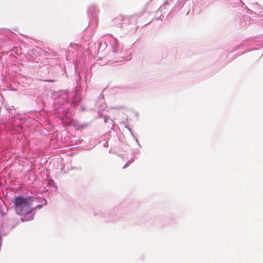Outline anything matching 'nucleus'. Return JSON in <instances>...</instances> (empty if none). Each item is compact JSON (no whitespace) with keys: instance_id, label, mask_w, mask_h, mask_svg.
Wrapping results in <instances>:
<instances>
[{"instance_id":"423d86ee","label":"nucleus","mask_w":263,"mask_h":263,"mask_svg":"<svg viewBox=\"0 0 263 263\" xmlns=\"http://www.w3.org/2000/svg\"><path fill=\"white\" fill-rule=\"evenodd\" d=\"M250 14L252 15V21L255 23L263 24V10L262 11H258V12L253 11L250 9Z\"/></svg>"},{"instance_id":"dca6fc26","label":"nucleus","mask_w":263,"mask_h":263,"mask_svg":"<svg viewBox=\"0 0 263 263\" xmlns=\"http://www.w3.org/2000/svg\"><path fill=\"white\" fill-rule=\"evenodd\" d=\"M168 2H164V3L162 4V5L160 8H159V9H158V11H162V8H163L164 6H165V5H168Z\"/></svg>"},{"instance_id":"b1692460","label":"nucleus","mask_w":263,"mask_h":263,"mask_svg":"<svg viewBox=\"0 0 263 263\" xmlns=\"http://www.w3.org/2000/svg\"><path fill=\"white\" fill-rule=\"evenodd\" d=\"M79 80H80L81 79V77L80 74L79 73Z\"/></svg>"},{"instance_id":"f8f14e48","label":"nucleus","mask_w":263,"mask_h":263,"mask_svg":"<svg viewBox=\"0 0 263 263\" xmlns=\"http://www.w3.org/2000/svg\"><path fill=\"white\" fill-rule=\"evenodd\" d=\"M40 202L41 204L37 205L35 207L31 208V210H32V212H34V211L36 209H41L43 205H46L47 204V200L45 198H41L40 199Z\"/></svg>"},{"instance_id":"20e7f679","label":"nucleus","mask_w":263,"mask_h":263,"mask_svg":"<svg viewBox=\"0 0 263 263\" xmlns=\"http://www.w3.org/2000/svg\"><path fill=\"white\" fill-rule=\"evenodd\" d=\"M115 23L117 26L120 25L123 30L127 33L135 32L138 29V26L136 25L133 18L129 20L120 16L115 20Z\"/></svg>"},{"instance_id":"9d476101","label":"nucleus","mask_w":263,"mask_h":263,"mask_svg":"<svg viewBox=\"0 0 263 263\" xmlns=\"http://www.w3.org/2000/svg\"><path fill=\"white\" fill-rule=\"evenodd\" d=\"M46 181L47 186L48 187L49 190L54 191H56L57 187L54 185V182L51 178L48 177Z\"/></svg>"},{"instance_id":"a211bd4d","label":"nucleus","mask_w":263,"mask_h":263,"mask_svg":"<svg viewBox=\"0 0 263 263\" xmlns=\"http://www.w3.org/2000/svg\"><path fill=\"white\" fill-rule=\"evenodd\" d=\"M109 119V118L108 116H105L104 118V122L106 123Z\"/></svg>"},{"instance_id":"bb28decb","label":"nucleus","mask_w":263,"mask_h":263,"mask_svg":"<svg viewBox=\"0 0 263 263\" xmlns=\"http://www.w3.org/2000/svg\"><path fill=\"white\" fill-rule=\"evenodd\" d=\"M9 49H10V50H12V48H9Z\"/></svg>"},{"instance_id":"39448f33","label":"nucleus","mask_w":263,"mask_h":263,"mask_svg":"<svg viewBox=\"0 0 263 263\" xmlns=\"http://www.w3.org/2000/svg\"><path fill=\"white\" fill-rule=\"evenodd\" d=\"M122 212L119 208L114 209L107 215L106 218V222H114L120 219L121 217Z\"/></svg>"},{"instance_id":"cd10ccee","label":"nucleus","mask_w":263,"mask_h":263,"mask_svg":"<svg viewBox=\"0 0 263 263\" xmlns=\"http://www.w3.org/2000/svg\"><path fill=\"white\" fill-rule=\"evenodd\" d=\"M9 49H10V50H12V48H9Z\"/></svg>"},{"instance_id":"4be33fe9","label":"nucleus","mask_w":263,"mask_h":263,"mask_svg":"<svg viewBox=\"0 0 263 263\" xmlns=\"http://www.w3.org/2000/svg\"><path fill=\"white\" fill-rule=\"evenodd\" d=\"M73 45H76L74 44H72V43L70 44V47H73Z\"/></svg>"},{"instance_id":"7ed1b4c3","label":"nucleus","mask_w":263,"mask_h":263,"mask_svg":"<svg viewBox=\"0 0 263 263\" xmlns=\"http://www.w3.org/2000/svg\"><path fill=\"white\" fill-rule=\"evenodd\" d=\"M104 42H100L98 43V50L99 52H102L108 46H109L112 53L116 54L117 58L123 59L126 60H130V55H128V51L124 50L123 47L119 45L118 40L111 34L104 36Z\"/></svg>"},{"instance_id":"f03ea898","label":"nucleus","mask_w":263,"mask_h":263,"mask_svg":"<svg viewBox=\"0 0 263 263\" xmlns=\"http://www.w3.org/2000/svg\"><path fill=\"white\" fill-rule=\"evenodd\" d=\"M35 198L33 196L25 197L23 196H15L14 200V209L17 215L22 216V221H28L34 219V213L31 210L32 202Z\"/></svg>"},{"instance_id":"0eeeda50","label":"nucleus","mask_w":263,"mask_h":263,"mask_svg":"<svg viewBox=\"0 0 263 263\" xmlns=\"http://www.w3.org/2000/svg\"><path fill=\"white\" fill-rule=\"evenodd\" d=\"M89 17V23L88 26L89 27L95 28L97 26L98 23V18L97 14H92L88 15Z\"/></svg>"},{"instance_id":"6e6552de","label":"nucleus","mask_w":263,"mask_h":263,"mask_svg":"<svg viewBox=\"0 0 263 263\" xmlns=\"http://www.w3.org/2000/svg\"><path fill=\"white\" fill-rule=\"evenodd\" d=\"M253 21L252 18H251V16L246 15L241 17L239 23L241 26L245 27L248 24L251 23Z\"/></svg>"},{"instance_id":"aec40b11","label":"nucleus","mask_w":263,"mask_h":263,"mask_svg":"<svg viewBox=\"0 0 263 263\" xmlns=\"http://www.w3.org/2000/svg\"><path fill=\"white\" fill-rule=\"evenodd\" d=\"M114 108H117V109H122L123 108V107L121 106H117V107H114Z\"/></svg>"},{"instance_id":"393cba45","label":"nucleus","mask_w":263,"mask_h":263,"mask_svg":"<svg viewBox=\"0 0 263 263\" xmlns=\"http://www.w3.org/2000/svg\"><path fill=\"white\" fill-rule=\"evenodd\" d=\"M110 121H111V123H112L114 122L112 119H110Z\"/></svg>"},{"instance_id":"1a4fd4ad","label":"nucleus","mask_w":263,"mask_h":263,"mask_svg":"<svg viewBox=\"0 0 263 263\" xmlns=\"http://www.w3.org/2000/svg\"><path fill=\"white\" fill-rule=\"evenodd\" d=\"M7 46H12V41L10 38L7 36L0 38V48Z\"/></svg>"},{"instance_id":"f3484780","label":"nucleus","mask_w":263,"mask_h":263,"mask_svg":"<svg viewBox=\"0 0 263 263\" xmlns=\"http://www.w3.org/2000/svg\"><path fill=\"white\" fill-rule=\"evenodd\" d=\"M128 129L129 130V131L130 132V133H131L132 136L134 138V139H135V140L136 141V142L137 143H138V139L134 136V134L133 133V132L132 130V129L130 128H128Z\"/></svg>"},{"instance_id":"6ab92c4d","label":"nucleus","mask_w":263,"mask_h":263,"mask_svg":"<svg viewBox=\"0 0 263 263\" xmlns=\"http://www.w3.org/2000/svg\"><path fill=\"white\" fill-rule=\"evenodd\" d=\"M106 107V105L105 104H104L103 105L101 106L100 109L103 110Z\"/></svg>"},{"instance_id":"9b49d317","label":"nucleus","mask_w":263,"mask_h":263,"mask_svg":"<svg viewBox=\"0 0 263 263\" xmlns=\"http://www.w3.org/2000/svg\"><path fill=\"white\" fill-rule=\"evenodd\" d=\"M98 12L97 7L95 5H90L88 9V15H91L92 14H97Z\"/></svg>"},{"instance_id":"ddd939ff","label":"nucleus","mask_w":263,"mask_h":263,"mask_svg":"<svg viewBox=\"0 0 263 263\" xmlns=\"http://www.w3.org/2000/svg\"><path fill=\"white\" fill-rule=\"evenodd\" d=\"M2 227L4 229H8L9 230H11L13 228L15 227V225L12 226H11V227H9L7 226V223L6 222V221H4L2 225Z\"/></svg>"},{"instance_id":"412c9836","label":"nucleus","mask_w":263,"mask_h":263,"mask_svg":"<svg viewBox=\"0 0 263 263\" xmlns=\"http://www.w3.org/2000/svg\"><path fill=\"white\" fill-rule=\"evenodd\" d=\"M162 17H164V16H163V15H161V16H160L159 17H158L157 19H158V20H161V19H162V18H161Z\"/></svg>"},{"instance_id":"f257e3e1","label":"nucleus","mask_w":263,"mask_h":263,"mask_svg":"<svg viewBox=\"0 0 263 263\" xmlns=\"http://www.w3.org/2000/svg\"><path fill=\"white\" fill-rule=\"evenodd\" d=\"M53 97L54 98V109L57 113L62 112L65 116L69 109L68 107L66 108L65 105H67V100L71 98L72 100L70 105L73 107L78 105L81 99V95L79 90H75L72 92L70 95L64 90H61L58 92H53Z\"/></svg>"},{"instance_id":"a878e982","label":"nucleus","mask_w":263,"mask_h":263,"mask_svg":"<svg viewBox=\"0 0 263 263\" xmlns=\"http://www.w3.org/2000/svg\"><path fill=\"white\" fill-rule=\"evenodd\" d=\"M9 49H10V50H12V48H9Z\"/></svg>"},{"instance_id":"5701e85b","label":"nucleus","mask_w":263,"mask_h":263,"mask_svg":"<svg viewBox=\"0 0 263 263\" xmlns=\"http://www.w3.org/2000/svg\"><path fill=\"white\" fill-rule=\"evenodd\" d=\"M108 146L107 142H105V143L104 144V146Z\"/></svg>"},{"instance_id":"c85d7f7f","label":"nucleus","mask_w":263,"mask_h":263,"mask_svg":"<svg viewBox=\"0 0 263 263\" xmlns=\"http://www.w3.org/2000/svg\"><path fill=\"white\" fill-rule=\"evenodd\" d=\"M3 52H2L0 53V54H1L2 53H3Z\"/></svg>"},{"instance_id":"4468645a","label":"nucleus","mask_w":263,"mask_h":263,"mask_svg":"<svg viewBox=\"0 0 263 263\" xmlns=\"http://www.w3.org/2000/svg\"><path fill=\"white\" fill-rule=\"evenodd\" d=\"M184 4V0H178V4L176 5V7H178V8H181L183 7Z\"/></svg>"},{"instance_id":"2eb2a0df","label":"nucleus","mask_w":263,"mask_h":263,"mask_svg":"<svg viewBox=\"0 0 263 263\" xmlns=\"http://www.w3.org/2000/svg\"><path fill=\"white\" fill-rule=\"evenodd\" d=\"M134 159H130L128 161H127L126 164L123 166V168H125L127 167L131 163L134 162Z\"/></svg>"}]
</instances>
